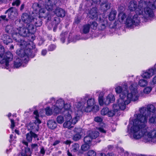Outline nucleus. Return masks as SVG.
Segmentation results:
<instances>
[{
	"label": "nucleus",
	"mask_w": 156,
	"mask_h": 156,
	"mask_svg": "<svg viewBox=\"0 0 156 156\" xmlns=\"http://www.w3.org/2000/svg\"><path fill=\"white\" fill-rule=\"evenodd\" d=\"M41 6L39 3L35 2L32 5V8L35 10H37L38 9H40Z\"/></svg>",
	"instance_id": "49530a36"
},
{
	"label": "nucleus",
	"mask_w": 156,
	"mask_h": 156,
	"mask_svg": "<svg viewBox=\"0 0 156 156\" xmlns=\"http://www.w3.org/2000/svg\"><path fill=\"white\" fill-rule=\"evenodd\" d=\"M55 13L58 17H64L66 15V12L64 9L59 7L57 8L55 10Z\"/></svg>",
	"instance_id": "6ab92c4d"
},
{
	"label": "nucleus",
	"mask_w": 156,
	"mask_h": 156,
	"mask_svg": "<svg viewBox=\"0 0 156 156\" xmlns=\"http://www.w3.org/2000/svg\"><path fill=\"white\" fill-rule=\"evenodd\" d=\"M98 101L100 105L102 106L104 104V100H103V97L102 96H100V95L98 97Z\"/></svg>",
	"instance_id": "864d4df0"
},
{
	"label": "nucleus",
	"mask_w": 156,
	"mask_h": 156,
	"mask_svg": "<svg viewBox=\"0 0 156 156\" xmlns=\"http://www.w3.org/2000/svg\"><path fill=\"white\" fill-rule=\"evenodd\" d=\"M155 108L152 104L147 105V108L143 107L140 109V113L135 115L136 118L130 121L128 127H146L147 119L151 114H155Z\"/></svg>",
	"instance_id": "f03ea898"
},
{
	"label": "nucleus",
	"mask_w": 156,
	"mask_h": 156,
	"mask_svg": "<svg viewBox=\"0 0 156 156\" xmlns=\"http://www.w3.org/2000/svg\"><path fill=\"white\" fill-rule=\"evenodd\" d=\"M93 139L89 135L88 133V135L85 136L83 139V141L85 143L87 144L91 145V142Z\"/></svg>",
	"instance_id": "473e14b6"
},
{
	"label": "nucleus",
	"mask_w": 156,
	"mask_h": 156,
	"mask_svg": "<svg viewBox=\"0 0 156 156\" xmlns=\"http://www.w3.org/2000/svg\"><path fill=\"white\" fill-rule=\"evenodd\" d=\"M1 39L2 40L4 43L6 45H8L12 42L10 37L6 34H3L2 35Z\"/></svg>",
	"instance_id": "4be33fe9"
},
{
	"label": "nucleus",
	"mask_w": 156,
	"mask_h": 156,
	"mask_svg": "<svg viewBox=\"0 0 156 156\" xmlns=\"http://www.w3.org/2000/svg\"><path fill=\"white\" fill-rule=\"evenodd\" d=\"M99 20V23L98 24V29L99 30H102L105 28L107 22L101 18H100Z\"/></svg>",
	"instance_id": "a878e982"
},
{
	"label": "nucleus",
	"mask_w": 156,
	"mask_h": 156,
	"mask_svg": "<svg viewBox=\"0 0 156 156\" xmlns=\"http://www.w3.org/2000/svg\"><path fill=\"white\" fill-rule=\"evenodd\" d=\"M70 105L69 104H65L64 105L63 109L65 110V111H70Z\"/></svg>",
	"instance_id": "6e6d98bb"
},
{
	"label": "nucleus",
	"mask_w": 156,
	"mask_h": 156,
	"mask_svg": "<svg viewBox=\"0 0 156 156\" xmlns=\"http://www.w3.org/2000/svg\"><path fill=\"white\" fill-rule=\"evenodd\" d=\"M88 97V95H86L84 97L82 98L80 101H79L77 103V107L82 112H90L93 108V106L94 104V99L90 98L87 101V104H86V101ZM94 108H96V111L99 110L98 106L95 105L93 107Z\"/></svg>",
	"instance_id": "39448f33"
},
{
	"label": "nucleus",
	"mask_w": 156,
	"mask_h": 156,
	"mask_svg": "<svg viewBox=\"0 0 156 156\" xmlns=\"http://www.w3.org/2000/svg\"><path fill=\"white\" fill-rule=\"evenodd\" d=\"M64 117L66 119V121H69L71 120L72 116L71 114L72 112L71 111H65Z\"/></svg>",
	"instance_id": "7c9ffc66"
},
{
	"label": "nucleus",
	"mask_w": 156,
	"mask_h": 156,
	"mask_svg": "<svg viewBox=\"0 0 156 156\" xmlns=\"http://www.w3.org/2000/svg\"><path fill=\"white\" fill-rule=\"evenodd\" d=\"M111 5V3L108 2L105 4H102L100 5V6L102 9L105 10L109 9L110 8Z\"/></svg>",
	"instance_id": "72a5a7b5"
},
{
	"label": "nucleus",
	"mask_w": 156,
	"mask_h": 156,
	"mask_svg": "<svg viewBox=\"0 0 156 156\" xmlns=\"http://www.w3.org/2000/svg\"><path fill=\"white\" fill-rule=\"evenodd\" d=\"M2 55V57L0 56V58H2L0 62V67L8 69L9 61L13 59V55L10 51L6 52L5 54L4 51Z\"/></svg>",
	"instance_id": "0eeeda50"
},
{
	"label": "nucleus",
	"mask_w": 156,
	"mask_h": 156,
	"mask_svg": "<svg viewBox=\"0 0 156 156\" xmlns=\"http://www.w3.org/2000/svg\"><path fill=\"white\" fill-rule=\"evenodd\" d=\"M34 115H35V118L36 120L33 123V125L34 124L35 126H37V127L39 126V124L41 123V121L39 119V114L37 110H36L34 112ZM35 126L33 125V126H31V127H33Z\"/></svg>",
	"instance_id": "b1692460"
},
{
	"label": "nucleus",
	"mask_w": 156,
	"mask_h": 156,
	"mask_svg": "<svg viewBox=\"0 0 156 156\" xmlns=\"http://www.w3.org/2000/svg\"><path fill=\"white\" fill-rule=\"evenodd\" d=\"M154 74H156V63L153 67L143 73L142 76L143 78H149Z\"/></svg>",
	"instance_id": "9b49d317"
},
{
	"label": "nucleus",
	"mask_w": 156,
	"mask_h": 156,
	"mask_svg": "<svg viewBox=\"0 0 156 156\" xmlns=\"http://www.w3.org/2000/svg\"><path fill=\"white\" fill-rule=\"evenodd\" d=\"M152 88L151 87H147L144 90V92L146 94L149 93L151 90Z\"/></svg>",
	"instance_id": "4d7b16f0"
},
{
	"label": "nucleus",
	"mask_w": 156,
	"mask_h": 156,
	"mask_svg": "<svg viewBox=\"0 0 156 156\" xmlns=\"http://www.w3.org/2000/svg\"><path fill=\"white\" fill-rule=\"evenodd\" d=\"M142 10L137 9L136 11V14L134 15L132 19L130 17H128L126 20V25L129 27H132L133 25H137L140 23L138 15L142 16Z\"/></svg>",
	"instance_id": "423d86ee"
},
{
	"label": "nucleus",
	"mask_w": 156,
	"mask_h": 156,
	"mask_svg": "<svg viewBox=\"0 0 156 156\" xmlns=\"http://www.w3.org/2000/svg\"><path fill=\"white\" fill-rule=\"evenodd\" d=\"M4 47L2 45H0V56L2 57L3 54L4 53Z\"/></svg>",
	"instance_id": "e2e57ef3"
},
{
	"label": "nucleus",
	"mask_w": 156,
	"mask_h": 156,
	"mask_svg": "<svg viewBox=\"0 0 156 156\" xmlns=\"http://www.w3.org/2000/svg\"><path fill=\"white\" fill-rule=\"evenodd\" d=\"M115 111L113 110L109 111L108 110L107 115L108 116L111 117L115 115Z\"/></svg>",
	"instance_id": "13d9d810"
},
{
	"label": "nucleus",
	"mask_w": 156,
	"mask_h": 156,
	"mask_svg": "<svg viewBox=\"0 0 156 156\" xmlns=\"http://www.w3.org/2000/svg\"><path fill=\"white\" fill-rule=\"evenodd\" d=\"M127 132L136 140L147 136L152 141L156 142V127H128Z\"/></svg>",
	"instance_id": "7ed1b4c3"
},
{
	"label": "nucleus",
	"mask_w": 156,
	"mask_h": 156,
	"mask_svg": "<svg viewBox=\"0 0 156 156\" xmlns=\"http://www.w3.org/2000/svg\"><path fill=\"white\" fill-rule=\"evenodd\" d=\"M12 37L13 39L16 42H18L20 41V36L21 37L20 35L18 34L17 31L15 32V31L13 32L12 34Z\"/></svg>",
	"instance_id": "2f4dec72"
},
{
	"label": "nucleus",
	"mask_w": 156,
	"mask_h": 156,
	"mask_svg": "<svg viewBox=\"0 0 156 156\" xmlns=\"http://www.w3.org/2000/svg\"><path fill=\"white\" fill-rule=\"evenodd\" d=\"M27 37V39L30 42L27 46L29 49L26 50L25 52L23 50L17 51L16 52V54H18L20 56L26 57L27 58H25L26 60H28L29 57H30L31 58H33L37 51V49L35 48V45L33 42L35 39L34 35L32 34H30L29 33V35H28Z\"/></svg>",
	"instance_id": "20e7f679"
},
{
	"label": "nucleus",
	"mask_w": 156,
	"mask_h": 156,
	"mask_svg": "<svg viewBox=\"0 0 156 156\" xmlns=\"http://www.w3.org/2000/svg\"><path fill=\"white\" fill-rule=\"evenodd\" d=\"M108 109L107 108H103L101 111V114L103 115H107L108 112Z\"/></svg>",
	"instance_id": "3c124183"
},
{
	"label": "nucleus",
	"mask_w": 156,
	"mask_h": 156,
	"mask_svg": "<svg viewBox=\"0 0 156 156\" xmlns=\"http://www.w3.org/2000/svg\"><path fill=\"white\" fill-rule=\"evenodd\" d=\"M147 81L144 79H141L138 82V84L141 87H144L147 85Z\"/></svg>",
	"instance_id": "58836bf2"
},
{
	"label": "nucleus",
	"mask_w": 156,
	"mask_h": 156,
	"mask_svg": "<svg viewBox=\"0 0 156 156\" xmlns=\"http://www.w3.org/2000/svg\"><path fill=\"white\" fill-rule=\"evenodd\" d=\"M81 20V19L80 17L77 16L75 18L74 23L75 24H78L80 22Z\"/></svg>",
	"instance_id": "052dcab7"
},
{
	"label": "nucleus",
	"mask_w": 156,
	"mask_h": 156,
	"mask_svg": "<svg viewBox=\"0 0 156 156\" xmlns=\"http://www.w3.org/2000/svg\"><path fill=\"white\" fill-rule=\"evenodd\" d=\"M60 22V19L59 17L57 16L55 17L54 18L53 22V23L57 26L58 25Z\"/></svg>",
	"instance_id": "8fccbe9b"
},
{
	"label": "nucleus",
	"mask_w": 156,
	"mask_h": 156,
	"mask_svg": "<svg viewBox=\"0 0 156 156\" xmlns=\"http://www.w3.org/2000/svg\"><path fill=\"white\" fill-rule=\"evenodd\" d=\"M31 148L33 149H34L36 151L38 148V145L37 144H32L31 145Z\"/></svg>",
	"instance_id": "338daca9"
},
{
	"label": "nucleus",
	"mask_w": 156,
	"mask_h": 156,
	"mask_svg": "<svg viewBox=\"0 0 156 156\" xmlns=\"http://www.w3.org/2000/svg\"><path fill=\"white\" fill-rule=\"evenodd\" d=\"M34 17L26 13L23 14L21 19L23 22L26 24V27L28 28V26L32 23Z\"/></svg>",
	"instance_id": "9d476101"
},
{
	"label": "nucleus",
	"mask_w": 156,
	"mask_h": 156,
	"mask_svg": "<svg viewBox=\"0 0 156 156\" xmlns=\"http://www.w3.org/2000/svg\"><path fill=\"white\" fill-rule=\"evenodd\" d=\"M56 46L54 44L50 45L48 48V50L49 51H52L54 50L56 48Z\"/></svg>",
	"instance_id": "bf43d9fd"
},
{
	"label": "nucleus",
	"mask_w": 156,
	"mask_h": 156,
	"mask_svg": "<svg viewBox=\"0 0 156 156\" xmlns=\"http://www.w3.org/2000/svg\"><path fill=\"white\" fill-rule=\"evenodd\" d=\"M26 138L27 140L29 142H31L32 141V138L35 139L37 138L38 136L32 131H30L29 133H28L26 135Z\"/></svg>",
	"instance_id": "412c9836"
},
{
	"label": "nucleus",
	"mask_w": 156,
	"mask_h": 156,
	"mask_svg": "<svg viewBox=\"0 0 156 156\" xmlns=\"http://www.w3.org/2000/svg\"><path fill=\"white\" fill-rule=\"evenodd\" d=\"M31 154L30 148L25 147L24 150H23L22 152L18 154V156H31Z\"/></svg>",
	"instance_id": "393cba45"
},
{
	"label": "nucleus",
	"mask_w": 156,
	"mask_h": 156,
	"mask_svg": "<svg viewBox=\"0 0 156 156\" xmlns=\"http://www.w3.org/2000/svg\"><path fill=\"white\" fill-rule=\"evenodd\" d=\"M94 121L97 122H101L102 121V119L100 117L97 116L94 118Z\"/></svg>",
	"instance_id": "69168bd1"
},
{
	"label": "nucleus",
	"mask_w": 156,
	"mask_h": 156,
	"mask_svg": "<svg viewBox=\"0 0 156 156\" xmlns=\"http://www.w3.org/2000/svg\"><path fill=\"white\" fill-rule=\"evenodd\" d=\"M20 4V0H16L15 2H13L12 3V6L16 5L17 6H19Z\"/></svg>",
	"instance_id": "680f3d73"
},
{
	"label": "nucleus",
	"mask_w": 156,
	"mask_h": 156,
	"mask_svg": "<svg viewBox=\"0 0 156 156\" xmlns=\"http://www.w3.org/2000/svg\"><path fill=\"white\" fill-rule=\"evenodd\" d=\"M6 15H2L0 16V23H1L2 20H3L8 21V19L6 18Z\"/></svg>",
	"instance_id": "0e129e2a"
},
{
	"label": "nucleus",
	"mask_w": 156,
	"mask_h": 156,
	"mask_svg": "<svg viewBox=\"0 0 156 156\" xmlns=\"http://www.w3.org/2000/svg\"><path fill=\"white\" fill-rule=\"evenodd\" d=\"M5 31L8 34H12L13 33L14 31L13 30V27L12 26L8 25L5 28Z\"/></svg>",
	"instance_id": "c9c22d12"
},
{
	"label": "nucleus",
	"mask_w": 156,
	"mask_h": 156,
	"mask_svg": "<svg viewBox=\"0 0 156 156\" xmlns=\"http://www.w3.org/2000/svg\"><path fill=\"white\" fill-rule=\"evenodd\" d=\"M20 57L19 55L18 54H17ZM21 58H22V59H21L19 58H17L16 60L14 61V68H18L19 67H20L22 65V60H24L25 62H28L29 60H26V59H25V58H26V57H21L20 56ZM31 58L30 57H28V59H29V58Z\"/></svg>",
	"instance_id": "2eb2a0df"
},
{
	"label": "nucleus",
	"mask_w": 156,
	"mask_h": 156,
	"mask_svg": "<svg viewBox=\"0 0 156 156\" xmlns=\"http://www.w3.org/2000/svg\"><path fill=\"white\" fill-rule=\"evenodd\" d=\"M89 134L93 139H95L99 135V132L97 131H90L89 132Z\"/></svg>",
	"instance_id": "c85d7f7f"
},
{
	"label": "nucleus",
	"mask_w": 156,
	"mask_h": 156,
	"mask_svg": "<svg viewBox=\"0 0 156 156\" xmlns=\"http://www.w3.org/2000/svg\"><path fill=\"white\" fill-rule=\"evenodd\" d=\"M52 108H53V113H55L56 114H58L60 113L61 112V110L62 109L56 105H54Z\"/></svg>",
	"instance_id": "79ce46f5"
},
{
	"label": "nucleus",
	"mask_w": 156,
	"mask_h": 156,
	"mask_svg": "<svg viewBox=\"0 0 156 156\" xmlns=\"http://www.w3.org/2000/svg\"><path fill=\"white\" fill-rule=\"evenodd\" d=\"M68 32L65 31L62 32L60 34L61 37V41L62 43H64L65 41L66 38L67 37Z\"/></svg>",
	"instance_id": "ea45409f"
},
{
	"label": "nucleus",
	"mask_w": 156,
	"mask_h": 156,
	"mask_svg": "<svg viewBox=\"0 0 156 156\" xmlns=\"http://www.w3.org/2000/svg\"><path fill=\"white\" fill-rule=\"evenodd\" d=\"M90 30V26L89 24H86L83 25L81 30L82 34H86L88 33Z\"/></svg>",
	"instance_id": "bb28decb"
},
{
	"label": "nucleus",
	"mask_w": 156,
	"mask_h": 156,
	"mask_svg": "<svg viewBox=\"0 0 156 156\" xmlns=\"http://www.w3.org/2000/svg\"><path fill=\"white\" fill-rule=\"evenodd\" d=\"M64 104V100L62 99H60L57 101L55 105L62 109Z\"/></svg>",
	"instance_id": "f704fd0d"
},
{
	"label": "nucleus",
	"mask_w": 156,
	"mask_h": 156,
	"mask_svg": "<svg viewBox=\"0 0 156 156\" xmlns=\"http://www.w3.org/2000/svg\"><path fill=\"white\" fill-rule=\"evenodd\" d=\"M83 131L80 127H75L74 129V132L75 133L80 134L81 135L83 134Z\"/></svg>",
	"instance_id": "37998d69"
},
{
	"label": "nucleus",
	"mask_w": 156,
	"mask_h": 156,
	"mask_svg": "<svg viewBox=\"0 0 156 156\" xmlns=\"http://www.w3.org/2000/svg\"><path fill=\"white\" fill-rule=\"evenodd\" d=\"M43 17L44 19L46 20L47 22L50 21L51 19V15L49 12L46 13V14L45 16H43Z\"/></svg>",
	"instance_id": "c03bdc74"
},
{
	"label": "nucleus",
	"mask_w": 156,
	"mask_h": 156,
	"mask_svg": "<svg viewBox=\"0 0 156 156\" xmlns=\"http://www.w3.org/2000/svg\"><path fill=\"white\" fill-rule=\"evenodd\" d=\"M144 14L143 17L146 19L148 17H152L154 16V13L153 10L151 8L147 7L144 9Z\"/></svg>",
	"instance_id": "4468645a"
},
{
	"label": "nucleus",
	"mask_w": 156,
	"mask_h": 156,
	"mask_svg": "<svg viewBox=\"0 0 156 156\" xmlns=\"http://www.w3.org/2000/svg\"><path fill=\"white\" fill-rule=\"evenodd\" d=\"M152 116L149 119V122L150 123H156V114H151Z\"/></svg>",
	"instance_id": "a19ab883"
},
{
	"label": "nucleus",
	"mask_w": 156,
	"mask_h": 156,
	"mask_svg": "<svg viewBox=\"0 0 156 156\" xmlns=\"http://www.w3.org/2000/svg\"><path fill=\"white\" fill-rule=\"evenodd\" d=\"M57 121L58 123H62L64 122L63 117L60 115L58 116L57 118Z\"/></svg>",
	"instance_id": "603ef678"
},
{
	"label": "nucleus",
	"mask_w": 156,
	"mask_h": 156,
	"mask_svg": "<svg viewBox=\"0 0 156 156\" xmlns=\"http://www.w3.org/2000/svg\"><path fill=\"white\" fill-rule=\"evenodd\" d=\"M42 24V22L41 18L38 16H34L32 23L28 26L30 29L34 30L35 27H41Z\"/></svg>",
	"instance_id": "6e6552de"
},
{
	"label": "nucleus",
	"mask_w": 156,
	"mask_h": 156,
	"mask_svg": "<svg viewBox=\"0 0 156 156\" xmlns=\"http://www.w3.org/2000/svg\"><path fill=\"white\" fill-rule=\"evenodd\" d=\"M90 145V144L85 143L81 146L80 150L83 151V153L84 151H86L89 149Z\"/></svg>",
	"instance_id": "4c0bfd02"
},
{
	"label": "nucleus",
	"mask_w": 156,
	"mask_h": 156,
	"mask_svg": "<svg viewBox=\"0 0 156 156\" xmlns=\"http://www.w3.org/2000/svg\"><path fill=\"white\" fill-rule=\"evenodd\" d=\"M94 9H92L90 11V17L92 19L96 20L98 18V13L96 10L94 11Z\"/></svg>",
	"instance_id": "cd10ccee"
},
{
	"label": "nucleus",
	"mask_w": 156,
	"mask_h": 156,
	"mask_svg": "<svg viewBox=\"0 0 156 156\" xmlns=\"http://www.w3.org/2000/svg\"><path fill=\"white\" fill-rule=\"evenodd\" d=\"M77 117H76L73 119L71 121H66L63 124V127H73L71 126L72 124L74 125L77 122Z\"/></svg>",
	"instance_id": "5701e85b"
},
{
	"label": "nucleus",
	"mask_w": 156,
	"mask_h": 156,
	"mask_svg": "<svg viewBox=\"0 0 156 156\" xmlns=\"http://www.w3.org/2000/svg\"><path fill=\"white\" fill-rule=\"evenodd\" d=\"M90 26V28L91 29L95 30L97 29L98 26V23L95 21H92L90 22V24H88Z\"/></svg>",
	"instance_id": "e433bc0d"
},
{
	"label": "nucleus",
	"mask_w": 156,
	"mask_h": 156,
	"mask_svg": "<svg viewBox=\"0 0 156 156\" xmlns=\"http://www.w3.org/2000/svg\"><path fill=\"white\" fill-rule=\"evenodd\" d=\"M15 138V137L12 134H11L10 136V139L9 140V142L11 143L13 140H14Z\"/></svg>",
	"instance_id": "774afa93"
},
{
	"label": "nucleus",
	"mask_w": 156,
	"mask_h": 156,
	"mask_svg": "<svg viewBox=\"0 0 156 156\" xmlns=\"http://www.w3.org/2000/svg\"><path fill=\"white\" fill-rule=\"evenodd\" d=\"M80 146L79 144L75 143L73 144L71 148V151L77 155L81 156L83 154V152L79 149Z\"/></svg>",
	"instance_id": "ddd939ff"
},
{
	"label": "nucleus",
	"mask_w": 156,
	"mask_h": 156,
	"mask_svg": "<svg viewBox=\"0 0 156 156\" xmlns=\"http://www.w3.org/2000/svg\"><path fill=\"white\" fill-rule=\"evenodd\" d=\"M137 84L133 83L131 84L130 87L131 92L128 93L127 95V100L125 99L126 94L128 93V86L126 83L123 85L124 90L120 86H118L115 88V91L119 94L120 98L117 100L116 104L113 105V108L115 111H117L119 109L124 110L126 107V105L130 103L131 101H135L138 99L139 96L137 90Z\"/></svg>",
	"instance_id": "f257e3e1"
},
{
	"label": "nucleus",
	"mask_w": 156,
	"mask_h": 156,
	"mask_svg": "<svg viewBox=\"0 0 156 156\" xmlns=\"http://www.w3.org/2000/svg\"><path fill=\"white\" fill-rule=\"evenodd\" d=\"M46 114L47 116L51 115L53 113L52 109H51L49 107H47L45 109Z\"/></svg>",
	"instance_id": "a18cd8bd"
},
{
	"label": "nucleus",
	"mask_w": 156,
	"mask_h": 156,
	"mask_svg": "<svg viewBox=\"0 0 156 156\" xmlns=\"http://www.w3.org/2000/svg\"><path fill=\"white\" fill-rule=\"evenodd\" d=\"M16 30L20 36L23 37H27L28 35H29L30 31L32 30L30 29L28 27L26 28L24 27H20Z\"/></svg>",
	"instance_id": "f8f14e48"
},
{
	"label": "nucleus",
	"mask_w": 156,
	"mask_h": 156,
	"mask_svg": "<svg viewBox=\"0 0 156 156\" xmlns=\"http://www.w3.org/2000/svg\"><path fill=\"white\" fill-rule=\"evenodd\" d=\"M54 1V0H45V8L48 11H51L53 9Z\"/></svg>",
	"instance_id": "aec40b11"
},
{
	"label": "nucleus",
	"mask_w": 156,
	"mask_h": 156,
	"mask_svg": "<svg viewBox=\"0 0 156 156\" xmlns=\"http://www.w3.org/2000/svg\"><path fill=\"white\" fill-rule=\"evenodd\" d=\"M137 4L136 2L134 1H130L129 3V5L128 6L129 9L130 11H135L136 13V11L137 9H139L140 10H142L143 12V9L142 8L140 9L139 7L137 8Z\"/></svg>",
	"instance_id": "dca6fc26"
},
{
	"label": "nucleus",
	"mask_w": 156,
	"mask_h": 156,
	"mask_svg": "<svg viewBox=\"0 0 156 156\" xmlns=\"http://www.w3.org/2000/svg\"><path fill=\"white\" fill-rule=\"evenodd\" d=\"M20 41L18 42V44L20 46L23 47V48H24V49H20V50H17L16 51V53L17 51L23 50L24 52H25V51L26 50L29 49V48L27 47L28 45H29V44H28L27 42L26 41L23 39L20 38Z\"/></svg>",
	"instance_id": "f3484780"
},
{
	"label": "nucleus",
	"mask_w": 156,
	"mask_h": 156,
	"mask_svg": "<svg viewBox=\"0 0 156 156\" xmlns=\"http://www.w3.org/2000/svg\"><path fill=\"white\" fill-rule=\"evenodd\" d=\"M5 14H8V17L10 19L13 20L18 15L17 9L15 7H11L7 10Z\"/></svg>",
	"instance_id": "1a4fd4ad"
},
{
	"label": "nucleus",
	"mask_w": 156,
	"mask_h": 156,
	"mask_svg": "<svg viewBox=\"0 0 156 156\" xmlns=\"http://www.w3.org/2000/svg\"><path fill=\"white\" fill-rule=\"evenodd\" d=\"M116 13L117 12L115 10H112L111 11L108 16V19L109 20L112 21L115 19Z\"/></svg>",
	"instance_id": "c756f323"
},
{
	"label": "nucleus",
	"mask_w": 156,
	"mask_h": 156,
	"mask_svg": "<svg viewBox=\"0 0 156 156\" xmlns=\"http://www.w3.org/2000/svg\"><path fill=\"white\" fill-rule=\"evenodd\" d=\"M88 156H96V154L95 152L93 150H90L87 153Z\"/></svg>",
	"instance_id": "5fc2aeb1"
},
{
	"label": "nucleus",
	"mask_w": 156,
	"mask_h": 156,
	"mask_svg": "<svg viewBox=\"0 0 156 156\" xmlns=\"http://www.w3.org/2000/svg\"><path fill=\"white\" fill-rule=\"evenodd\" d=\"M126 17V15L125 13H120L118 15V19L120 21L122 22Z\"/></svg>",
	"instance_id": "de8ad7c7"
},
{
	"label": "nucleus",
	"mask_w": 156,
	"mask_h": 156,
	"mask_svg": "<svg viewBox=\"0 0 156 156\" xmlns=\"http://www.w3.org/2000/svg\"><path fill=\"white\" fill-rule=\"evenodd\" d=\"M81 136L82 135L80 134L75 133L73 135V139L75 141H78L80 139Z\"/></svg>",
	"instance_id": "09e8293b"
},
{
	"label": "nucleus",
	"mask_w": 156,
	"mask_h": 156,
	"mask_svg": "<svg viewBox=\"0 0 156 156\" xmlns=\"http://www.w3.org/2000/svg\"><path fill=\"white\" fill-rule=\"evenodd\" d=\"M115 98L112 94H109L105 99H104V104L107 105L110 103L113 102L115 101Z\"/></svg>",
	"instance_id": "a211bd4d"
}]
</instances>
